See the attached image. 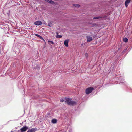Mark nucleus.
I'll use <instances>...</instances> for the list:
<instances>
[{
	"instance_id": "12",
	"label": "nucleus",
	"mask_w": 132,
	"mask_h": 132,
	"mask_svg": "<svg viewBox=\"0 0 132 132\" xmlns=\"http://www.w3.org/2000/svg\"><path fill=\"white\" fill-rule=\"evenodd\" d=\"M73 5L76 7H80V6L79 5V4H73Z\"/></svg>"
},
{
	"instance_id": "5",
	"label": "nucleus",
	"mask_w": 132,
	"mask_h": 132,
	"mask_svg": "<svg viewBox=\"0 0 132 132\" xmlns=\"http://www.w3.org/2000/svg\"><path fill=\"white\" fill-rule=\"evenodd\" d=\"M131 0H126L125 2V6L127 7L128 6V5L130 2Z\"/></svg>"
},
{
	"instance_id": "4",
	"label": "nucleus",
	"mask_w": 132,
	"mask_h": 132,
	"mask_svg": "<svg viewBox=\"0 0 132 132\" xmlns=\"http://www.w3.org/2000/svg\"><path fill=\"white\" fill-rule=\"evenodd\" d=\"M86 38H87V42H90L92 41L93 40L92 38L90 36H87Z\"/></svg>"
},
{
	"instance_id": "8",
	"label": "nucleus",
	"mask_w": 132,
	"mask_h": 132,
	"mask_svg": "<svg viewBox=\"0 0 132 132\" xmlns=\"http://www.w3.org/2000/svg\"><path fill=\"white\" fill-rule=\"evenodd\" d=\"M76 103L75 101H71L69 105H76Z\"/></svg>"
},
{
	"instance_id": "11",
	"label": "nucleus",
	"mask_w": 132,
	"mask_h": 132,
	"mask_svg": "<svg viewBox=\"0 0 132 132\" xmlns=\"http://www.w3.org/2000/svg\"><path fill=\"white\" fill-rule=\"evenodd\" d=\"M57 122V120L55 119H53L52 120V122L53 123H55Z\"/></svg>"
},
{
	"instance_id": "20",
	"label": "nucleus",
	"mask_w": 132,
	"mask_h": 132,
	"mask_svg": "<svg viewBox=\"0 0 132 132\" xmlns=\"http://www.w3.org/2000/svg\"><path fill=\"white\" fill-rule=\"evenodd\" d=\"M45 1L49 3L50 0H45Z\"/></svg>"
},
{
	"instance_id": "1",
	"label": "nucleus",
	"mask_w": 132,
	"mask_h": 132,
	"mask_svg": "<svg viewBox=\"0 0 132 132\" xmlns=\"http://www.w3.org/2000/svg\"><path fill=\"white\" fill-rule=\"evenodd\" d=\"M94 90L93 87H88L85 90V93L86 94H89L91 93Z\"/></svg>"
},
{
	"instance_id": "3",
	"label": "nucleus",
	"mask_w": 132,
	"mask_h": 132,
	"mask_svg": "<svg viewBox=\"0 0 132 132\" xmlns=\"http://www.w3.org/2000/svg\"><path fill=\"white\" fill-rule=\"evenodd\" d=\"M42 23L40 21H38L34 23V24L36 25H39L42 24Z\"/></svg>"
},
{
	"instance_id": "13",
	"label": "nucleus",
	"mask_w": 132,
	"mask_h": 132,
	"mask_svg": "<svg viewBox=\"0 0 132 132\" xmlns=\"http://www.w3.org/2000/svg\"><path fill=\"white\" fill-rule=\"evenodd\" d=\"M48 26L50 27H51L52 26V24L50 21H49Z\"/></svg>"
},
{
	"instance_id": "19",
	"label": "nucleus",
	"mask_w": 132,
	"mask_h": 132,
	"mask_svg": "<svg viewBox=\"0 0 132 132\" xmlns=\"http://www.w3.org/2000/svg\"><path fill=\"white\" fill-rule=\"evenodd\" d=\"M64 101V100L63 99H61L60 100V102H63Z\"/></svg>"
},
{
	"instance_id": "21",
	"label": "nucleus",
	"mask_w": 132,
	"mask_h": 132,
	"mask_svg": "<svg viewBox=\"0 0 132 132\" xmlns=\"http://www.w3.org/2000/svg\"><path fill=\"white\" fill-rule=\"evenodd\" d=\"M48 42H50L52 44H54L53 42L52 41H49Z\"/></svg>"
},
{
	"instance_id": "18",
	"label": "nucleus",
	"mask_w": 132,
	"mask_h": 132,
	"mask_svg": "<svg viewBox=\"0 0 132 132\" xmlns=\"http://www.w3.org/2000/svg\"><path fill=\"white\" fill-rule=\"evenodd\" d=\"M88 54H87V53H85V56H86V57L87 58V57H88Z\"/></svg>"
},
{
	"instance_id": "6",
	"label": "nucleus",
	"mask_w": 132,
	"mask_h": 132,
	"mask_svg": "<svg viewBox=\"0 0 132 132\" xmlns=\"http://www.w3.org/2000/svg\"><path fill=\"white\" fill-rule=\"evenodd\" d=\"M69 41V39H67L65 40L64 42V44L67 47H68V43Z\"/></svg>"
},
{
	"instance_id": "16",
	"label": "nucleus",
	"mask_w": 132,
	"mask_h": 132,
	"mask_svg": "<svg viewBox=\"0 0 132 132\" xmlns=\"http://www.w3.org/2000/svg\"><path fill=\"white\" fill-rule=\"evenodd\" d=\"M49 3L51 4H54V2L53 1L50 0Z\"/></svg>"
},
{
	"instance_id": "2",
	"label": "nucleus",
	"mask_w": 132,
	"mask_h": 132,
	"mask_svg": "<svg viewBox=\"0 0 132 132\" xmlns=\"http://www.w3.org/2000/svg\"><path fill=\"white\" fill-rule=\"evenodd\" d=\"M28 128L26 126H23L20 129V130L21 132H25Z\"/></svg>"
},
{
	"instance_id": "17",
	"label": "nucleus",
	"mask_w": 132,
	"mask_h": 132,
	"mask_svg": "<svg viewBox=\"0 0 132 132\" xmlns=\"http://www.w3.org/2000/svg\"><path fill=\"white\" fill-rule=\"evenodd\" d=\"M101 18V17L100 16H97V17H94L93 18L94 19H99V18Z\"/></svg>"
},
{
	"instance_id": "15",
	"label": "nucleus",
	"mask_w": 132,
	"mask_h": 132,
	"mask_svg": "<svg viewBox=\"0 0 132 132\" xmlns=\"http://www.w3.org/2000/svg\"><path fill=\"white\" fill-rule=\"evenodd\" d=\"M128 39L126 38H125L123 39V41L126 42H128Z\"/></svg>"
},
{
	"instance_id": "14",
	"label": "nucleus",
	"mask_w": 132,
	"mask_h": 132,
	"mask_svg": "<svg viewBox=\"0 0 132 132\" xmlns=\"http://www.w3.org/2000/svg\"><path fill=\"white\" fill-rule=\"evenodd\" d=\"M30 130H31V132H35L36 131L35 129L34 128L31 129H30Z\"/></svg>"
},
{
	"instance_id": "22",
	"label": "nucleus",
	"mask_w": 132,
	"mask_h": 132,
	"mask_svg": "<svg viewBox=\"0 0 132 132\" xmlns=\"http://www.w3.org/2000/svg\"><path fill=\"white\" fill-rule=\"evenodd\" d=\"M27 132H31L30 129H29L27 131Z\"/></svg>"
},
{
	"instance_id": "7",
	"label": "nucleus",
	"mask_w": 132,
	"mask_h": 132,
	"mask_svg": "<svg viewBox=\"0 0 132 132\" xmlns=\"http://www.w3.org/2000/svg\"><path fill=\"white\" fill-rule=\"evenodd\" d=\"M71 100L68 98H67L66 99V101H65V102H67V104L69 105L71 102Z\"/></svg>"
},
{
	"instance_id": "9",
	"label": "nucleus",
	"mask_w": 132,
	"mask_h": 132,
	"mask_svg": "<svg viewBox=\"0 0 132 132\" xmlns=\"http://www.w3.org/2000/svg\"><path fill=\"white\" fill-rule=\"evenodd\" d=\"M35 35L37 37H39L40 39L42 40H44V39L40 35L37 34H35Z\"/></svg>"
},
{
	"instance_id": "10",
	"label": "nucleus",
	"mask_w": 132,
	"mask_h": 132,
	"mask_svg": "<svg viewBox=\"0 0 132 132\" xmlns=\"http://www.w3.org/2000/svg\"><path fill=\"white\" fill-rule=\"evenodd\" d=\"M58 34V33L57 32V35L56 36V37L58 38H61L62 37V36L59 35Z\"/></svg>"
}]
</instances>
